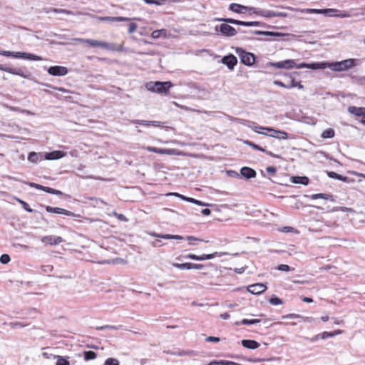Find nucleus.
<instances>
[{
	"instance_id": "obj_1",
	"label": "nucleus",
	"mask_w": 365,
	"mask_h": 365,
	"mask_svg": "<svg viewBox=\"0 0 365 365\" xmlns=\"http://www.w3.org/2000/svg\"><path fill=\"white\" fill-rule=\"evenodd\" d=\"M171 87H173V83L170 81H150L145 85V88L148 91L160 94H167Z\"/></svg>"
},
{
	"instance_id": "obj_2",
	"label": "nucleus",
	"mask_w": 365,
	"mask_h": 365,
	"mask_svg": "<svg viewBox=\"0 0 365 365\" xmlns=\"http://www.w3.org/2000/svg\"><path fill=\"white\" fill-rule=\"evenodd\" d=\"M240 121H242L243 125L250 127L255 132L259 134L275 138L278 133L277 130H275L272 128L257 126L255 123L245 120H240Z\"/></svg>"
},
{
	"instance_id": "obj_3",
	"label": "nucleus",
	"mask_w": 365,
	"mask_h": 365,
	"mask_svg": "<svg viewBox=\"0 0 365 365\" xmlns=\"http://www.w3.org/2000/svg\"><path fill=\"white\" fill-rule=\"evenodd\" d=\"M0 55L8 56V57H13L15 58H23L26 60H30V61H42L43 58L33 54L30 53H25V52H14V51H0Z\"/></svg>"
},
{
	"instance_id": "obj_4",
	"label": "nucleus",
	"mask_w": 365,
	"mask_h": 365,
	"mask_svg": "<svg viewBox=\"0 0 365 365\" xmlns=\"http://www.w3.org/2000/svg\"><path fill=\"white\" fill-rule=\"evenodd\" d=\"M86 43L90 45L92 47H101L102 48L109 50V51H120L121 50V46L117 45L113 43H108L105 41H101L98 40L94 39H88L86 41Z\"/></svg>"
},
{
	"instance_id": "obj_5",
	"label": "nucleus",
	"mask_w": 365,
	"mask_h": 365,
	"mask_svg": "<svg viewBox=\"0 0 365 365\" xmlns=\"http://www.w3.org/2000/svg\"><path fill=\"white\" fill-rule=\"evenodd\" d=\"M235 53L239 56L241 63L246 66H252L255 62V56L253 53L247 52L242 48L236 47Z\"/></svg>"
},
{
	"instance_id": "obj_6",
	"label": "nucleus",
	"mask_w": 365,
	"mask_h": 365,
	"mask_svg": "<svg viewBox=\"0 0 365 365\" xmlns=\"http://www.w3.org/2000/svg\"><path fill=\"white\" fill-rule=\"evenodd\" d=\"M216 21H223L225 23H230L232 24H236V25H241L245 26H257L259 25V22L258 21H242L236 20L231 18H221V19H217Z\"/></svg>"
},
{
	"instance_id": "obj_7",
	"label": "nucleus",
	"mask_w": 365,
	"mask_h": 365,
	"mask_svg": "<svg viewBox=\"0 0 365 365\" xmlns=\"http://www.w3.org/2000/svg\"><path fill=\"white\" fill-rule=\"evenodd\" d=\"M227 24H222L220 26H216L215 30L217 31L219 29L221 34L225 36H234L237 34V31L235 28Z\"/></svg>"
},
{
	"instance_id": "obj_8",
	"label": "nucleus",
	"mask_w": 365,
	"mask_h": 365,
	"mask_svg": "<svg viewBox=\"0 0 365 365\" xmlns=\"http://www.w3.org/2000/svg\"><path fill=\"white\" fill-rule=\"evenodd\" d=\"M270 66L277 68H284V69H290L295 66V61L292 59H287L282 61L279 62H271L269 63Z\"/></svg>"
},
{
	"instance_id": "obj_9",
	"label": "nucleus",
	"mask_w": 365,
	"mask_h": 365,
	"mask_svg": "<svg viewBox=\"0 0 365 365\" xmlns=\"http://www.w3.org/2000/svg\"><path fill=\"white\" fill-rule=\"evenodd\" d=\"M48 73L54 76H63L68 73L66 67L61 66H53L48 68Z\"/></svg>"
},
{
	"instance_id": "obj_10",
	"label": "nucleus",
	"mask_w": 365,
	"mask_h": 365,
	"mask_svg": "<svg viewBox=\"0 0 365 365\" xmlns=\"http://www.w3.org/2000/svg\"><path fill=\"white\" fill-rule=\"evenodd\" d=\"M327 63H301L298 65L295 63V66L297 68L301 69V68H310L312 70H317V69H324L325 68Z\"/></svg>"
},
{
	"instance_id": "obj_11",
	"label": "nucleus",
	"mask_w": 365,
	"mask_h": 365,
	"mask_svg": "<svg viewBox=\"0 0 365 365\" xmlns=\"http://www.w3.org/2000/svg\"><path fill=\"white\" fill-rule=\"evenodd\" d=\"M145 149L149 152L168 155H175L177 153L175 149H164L151 146H148Z\"/></svg>"
},
{
	"instance_id": "obj_12",
	"label": "nucleus",
	"mask_w": 365,
	"mask_h": 365,
	"mask_svg": "<svg viewBox=\"0 0 365 365\" xmlns=\"http://www.w3.org/2000/svg\"><path fill=\"white\" fill-rule=\"evenodd\" d=\"M267 289V287L262 283L253 284L247 287V291L253 294H260Z\"/></svg>"
},
{
	"instance_id": "obj_13",
	"label": "nucleus",
	"mask_w": 365,
	"mask_h": 365,
	"mask_svg": "<svg viewBox=\"0 0 365 365\" xmlns=\"http://www.w3.org/2000/svg\"><path fill=\"white\" fill-rule=\"evenodd\" d=\"M63 241V238L59 236L48 235L41 238V242L51 245H59Z\"/></svg>"
},
{
	"instance_id": "obj_14",
	"label": "nucleus",
	"mask_w": 365,
	"mask_h": 365,
	"mask_svg": "<svg viewBox=\"0 0 365 365\" xmlns=\"http://www.w3.org/2000/svg\"><path fill=\"white\" fill-rule=\"evenodd\" d=\"M259 16L265 17V18H272V17H286L287 14L284 12H275L272 11H269L267 9H261L259 11Z\"/></svg>"
},
{
	"instance_id": "obj_15",
	"label": "nucleus",
	"mask_w": 365,
	"mask_h": 365,
	"mask_svg": "<svg viewBox=\"0 0 365 365\" xmlns=\"http://www.w3.org/2000/svg\"><path fill=\"white\" fill-rule=\"evenodd\" d=\"M221 62L226 65L230 70H232L237 63V59L234 55L230 54L225 56Z\"/></svg>"
},
{
	"instance_id": "obj_16",
	"label": "nucleus",
	"mask_w": 365,
	"mask_h": 365,
	"mask_svg": "<svg viewBox=\"0 0 365 365\" xmlns=\"http://www.w3.org/2000/svg\"><path fill=\"white\" fill-rule=\"evenodd\" d=\"M302 13L307 14H324L327 15L329 13L337 12L335 9H304L301 11Z\"/></svg>"
},
{
	"instance_id": "obj_17",
	"label": "nucleus",
	"mask_w": 365,
	"mask_h": 365,
	"mask_svg": "<svg viewBox=\"0 0 365 365\" xmlns=\"http://www.w3.org/2000/svg\"><path fill=\"white\" fill-rule=\"evenodd\" d=\"M45 209L48 212L61 214V215H64L66 216H73L74 215V214L72 212L66 210L63 208H60V207H53L49 205H46V206H45Z\"/></svg>"
},
{
	"instance_id": "obj_18",
	"label": "nucleus",
	"mask_w": 365,
	"mask_h": 365,
	"mask_svg": "<svg viewBox=\"0 0 365 365\" xmlns=\"http://www.w3.org/2000/svg\"><path fill=\"white\" fill-rule=\"evenodd\" d=\"M229 9L237 14H246L247 12V6L236 3H232L229 6Z\"/></svg>"
},
{
	"instance_id": "obj_19",
	"label": "nucleus",
	"mask_w": 365,
	"mask_h": 365,
	"mask_svg": "<svg viewBox=\"0 0 365 365\" xmlns=\"http://www.w3.org/2000/svg\"><path fill=\"white\" fill-rule=\"evenodd\" d=\"M66 155V153L63 151L54 150V151L46 153L45 158L46 160H58L61 158H63Z\"/></svg>"
},
{
	"instance_id": "obj_20",
	"label": "nucleus",
	"mask_w": 365,
	"mask_h": 365,
	"mask_svg": "<svg viewBox=\"0 0 365 365\" xmlns=\"http://www.w3.org/2000/svg\"><path fill=\"white\" fill-rule=\"evenodd\" d=\"M240 174L246 179H250L255 178L257 173L256 171L251 168L242 167L240 170Z\"/></svg>"
},
{
	"instance_id": "obj_21",
	"label": "nucleus",
	"mask_w": 365,
	"mask_h": 365,
	"mask_svg": "<svg viewBox=\"0 0 365 365\" xmlns=\"http://www.w3.org/2000/svg\"><path fill=\"white\" fill-rule=\"evenodd\" d=\"M26 184L28 185L29 186H30L31 187H34V188H36L37 190H43V191H44L46 192H48V193H50V194H53V195L55 194L56 190L53 189V188H51V187H49L43 186V185H38V184L35 183V182H26Z\"/></svg>"
},
{
	"instance_id": "obj_22",
	"label": "nucleus",
	"mask_w": 365,
	"mask_h": 365,
	"mask_svg": "<svg viewBox=\"0 0 365 365\" xmlns=\"http://www.w3.org/2000/svg\"><path fill=\"white\" fill-rule=\"evenodd\" d=\"M348 111L356 116H362V118L365 116L364 107L349 106L348 107Z\"/></svg>"
},
{
	"instance_id": "obj_23",
	"label": "nucleus",
	"mask_w": 365,
	"mask_h": 365,
	"mask_svg": "<svg viewBox=\"0 0 365 365\" xmlns=\"http://www.w3.org/2000/svg\"><path fill=\"white\" fill-rule=\"evenodd\" d=\"M241 344L244 347L250 349H256L259 346V344L257 341L250 339H243Z\"/></svg>"
},
{
	"instance_id": "obj_24",
	"label": "nucleus",
	"mask_w": 365,
	"mask_h": 365,
	"mask_svg": "<svg viewBox=\"0 0 365 365\" xmlns=\"http://www.w3.org/2000/svg\"><path fill=\"white\" fill-rule=\"evenodd\" d=\"M226 255H227V252H215L212 254H205L202 255H200V261L208 260V259H213L215 257H220L225 256Z\"/></svg>"
},
{
	"instance_id": "obj_25",
	"label": "nucleus",
	"mask_w": 365,
	"mask_h": 365,
	"mask_svg": "<svg viewBox=\"0 0 365 365\" xmlns=\"http://www.w3.org/2000/svg\"><path fill=\"white\" fill-rule=\"evenodd\" d=\"M151 235L153 237H155L165 239V240H180L183 239L182 236L178 235H170V234L160 235V234H157V233H152Z\"/></svg>"
},
{
	"instance_id": "obj_26",
	"label": "nucleus",
	"mask_w": 365,
	"mask_h": 365,
	"mask_svg": "<svg viewBox=\"0 0 365 365\" xmlns=\"http://www.w3.org/2000/svg\"><path fill=\"white\" fill-rule=\"evenodd\" d=\"M341 63L344 71L353 68L356 66V60L353 58L341 61Z\"/></svg>"
},
{
	"instance_id": "obj_27",
	"label": "nucleus",
	"mask_w": 365,
	"mask_h": 365,
	"mask_svg": "<svg viewBox=\"0 0 365 365\" xmlns=\"http://www.w3.org/2000/svg\"><path fill=\"white\" fill-rule=\"evenodd\" d=\"M292 182L295 184L308 185L309 180L307 177L294 176L292 177Z\"/></svg>"
},
{
	"instance_id": "obj_28",
	"label": "nucleus",
	"mask_w": 365,
	"mask_h": 365,
	"mask_svg": "<svg viewBox=\"0 0 365 365\" xmlns=\"http://www.w3.org/2000/svg\"><path fill=\"white\" fill-rule=\"evenodd\" d=\"M312 200L324 199L327 200L334 201L333 196L326 193H317L313 194L310 196Z\"/></svg>"
},
{
	"instance_id": "obj_29",
	"label": "nucleus",
	"mask_w": 365,
	"mask_h": 365,
	"mask_svg": "<svg viewBox=\"0 0 365 365\" xmlns=\"http://www.w3.org/2000/svg\"><path fill=\"white\" fill-rule=\"evenodd\" d=\"M11 74L19 76L25 78H28L29 76V73L22 68H12Z\"/></svg>"
},
{
	"instance_id": "obj_30",
	"label": "nucleus",
	"mask_w": 365,
	"mask_h": 365,
	"mask_svg": "<svg viewBox=\"0 0 365 365\" xmlns=\"http://www.w3.org/2000/svg\"><path fill=\"white\" fill-rule=\"evenodd\" d=\"M260 322H261V319H244L240 322H235V325H240V324L252 325V324H258Z\"/></svg>"
},
{
	"instance_id": "obj_31",
	"label": "nucleus",
	"mask_w": 365,
	"mask_h": 365,
	"mask_svg": "<svg viewBox=\"0 0 365 365\" xmlns=\"http://www.w3.org/2000/svg\"><path fill=\"white\" fill-rule=\"evenodd\" d=\"M179 198L182 200H185V201H187V202H191V203H193V204H195V205H200V206L205 205V204L204 202H202V201H200L198 200H196V199H194V198H192V197H186L185 195H181V194L180 195Z\"/></svg>"
},
{
	"instance_id": "obj_32",
	"label": "nucleus",
	"mask_w": 365,
	"mask_h": 365,
	"mask_svg": "<svg viewBox=\"0 0 365 365\" xmlns=\"http://www.w3.org/2000/svg\"><path fill=\"white\" fill-rule=\"evenodd\" d=\"M179 198L182 200H185V201H187V202H191V203H193V204H195V205H200V206L205 205V204L204 202H202V201H200L198 200H196V199H194V198H192V197H186L185 195H181V194L180 195Z\"/></svg>"
},
{
	"instance_id": "obj_33",
	"label": "nucleus",
	"mask_w": 365,
	"mask_h": 365,
	"mask_svg": "<svg viewBox=\"0 0 365 365\" xmlns=\"http://www.w3.org/2000/svg\"><path fill=\"white\" fill-rule=\"evenodd\" d=\"M179 198L182 200H185V201H187V202H191V203H193V204H195V205H200V206L205 205V204L204 202H202V201H200L198 200H196V199H194V198H192V197H186L185 195H181V194L180 195Z\"/></svg>"
},
{
	"instance_id": "obj_34",
	"label": "nucleus",
	"mask_w": 365,
	"mask_h": 365,
	"mask_svg": "<svg viewBox=\"0 0 365 365\" xmlns=\"http://www.w3.org/2000/svg\"><path fill=\"white\" fill-rule=\"evenodd\" d=\"M54 358L57 359L56 365H70V362L66 357L61 356H54Z\"/></svg>"
},
{
	"instance_id": "obj_35",
	"label": "nucleus",
	"mask_w": 365,
	"mask_h": 365,
	"mask_svg": "<svg viewBox=\"0 0 365 365\" xmlns=\"http://www.w3.org/2000/svg\"><path fill=\"white\" fill-rule=\"evenodd\" d=\"M329 16H334V17H339V18H348L350 17L351 15L346 12V11H340L337 10V12H333L328 14Z\"/></svg>"
},
{
	"instance_id": "obj_36",
	"label": "nucleus",
	"mask_w": 365,
	"mask_h": 365,
	"mask_svg": "<svg viewBox=\"0 0 365 365\" xmlns=\"http://www.w3.org/2000/svg\"><path fill=\"white\" fill-rule=\"evenodd\" d=\"M331 70L334 71H344L342 68L341 63V61L339 62H333L329 63L328 66Z\"/></svg>"
},
{
	"instance_id": "obj_37",
	"label": "nucleus",
	"mask_w": 365,
	"mask_h": 365,
	"mask_svg": "<svg viewBox=\"0 0 365 365\" xmlns=\"http://www.w3.org/2000/svg\"><path fill=\"white\" fill-rule=\"evenodd\" d=\"M48 12H53L56 14H68V15H75L76 14L73 11H70V10L62 9H56V8L51 9Z\"/></svg>"
},
{
	"instance_id": "obj_38",
	"label": "nucleus",
	"mask_w": 365,
	"mask_h": 365,
	"mask_svg": "<svg viewBox=\"0 0 365 365\" xmlns=\"http://www.w3.org/2000/svg\"><path fill=\"white\" fill-rule=\"evenodd\" d=\"M335 132L332 128H327L324 130L321 135L323 138H332L334 136Z\"/></svg>"
},
{
	"instance_id": "obj_39",
	"label": "nucleus",
	"mask_w": 365,
	"mask_h": 365,
	"mask_svg": "<svg viewBox=\"0 0 365 365\" xmlns=\"http://www.w3.org/2000/svg\"><path fill=\"white\" fill-rule=\"evenodd\" d=\"M161 36H166L165 29L155 30L151 33V37L154 39L160 38Z\"/></svg>"
},
{
	"instance_id": "obj_40",
	"label": "nucleus",
	"mask_w": 365,
	"mask_h": 365,
	"mask_svg": "<svg viewBox=\"0 0 365 365\" xmlns=\"http://www.w3.org/2000/svg\"><path fill=\"white\" fill-rule=\"evenodd\" d=\"M177 354L180 356H199L198 352H197L195 351H189V350L180 351Z\"/></svg>"
},
{
	"instance_id": "obj_41",
	"label": "nucleus",
	"mask_w": 365,
	"mask_h": 365,
	"mask_svg": "<svg viewBox=\"0 0 365 365\" xmlns=\"http://www.w3.org/2000/svg\"><path fill=\"white\" fill-rule=\"evenodd\" d=\"M83 356L86 361H89L95 359L97 356V354L93 351H84Z\"/></svg>"
},
{
	"instance_id": "obj_42",
	"label": "nucleus",
	"mask_w": 365,
	"mask_h": 365,
	"mask_svg": "<svg viewBox=\"0 0 365 365\" xmlns=\"http://www.w3.org/2000/svg\"><path fill=\"white\" fill-rule=\"evenodd\" d=\"M91 200L93 201V205L96 207L102 208L103 205H106V203L100 198H91Z\"/></svg>"
},
{
	"instance_id": "obj_43",
	"label": "nucleus",
	"mask_w": 365,
	"mask_h": 365,
	"mask_svg": "<svg viewBox=\"0 0 365 365\" xmlns=\"http://www.w3.org/2000/svg\"><path fill=\"white\" fill-rule=\"evenodd\" d=\"M173 266L180 269H190V262H186L182 264L173 263Z\"/></svg>"
},
{
	"instance_id": "obj_44",
	"label": "nucleus",
	"mask_w": 365,
	"mask_h": 365,
	"mask_svg": "<svg viewBox=\"0 0 365 365\" xmlns=\"http://www.w3.org/2000/svg\"><path fill=\"white\" fill-rule=\"evenodd\" d=\"M147 4H154L157 6L164 5L166 0H143Z\"/></svg>"
},
{
	"instance_id": "obj_45",
	"label": "nucleus",
	"mask_w": 365,
	"mask_h": 365,
	"mask_svg": "<svg viewBox=\"0 0 365 365\" xmlns=\"http://www.w3.org/2000/svg\"><path fill=\"white\" fill-rule=\"evenodd\" d=\"M119 361L114 358H108L105 362L104 365H119Z\"/></svg>"
},
{
	"instance_id": "obj_46",
	"label": "nucleus",
	"mask_w": 365,
	"mask_h": 365,
	"mask_svg": "<svg viewBox=\"0 0 365 365\" xmlns=\"http://www.w3.org/2000/svg\"><path fill=\"white\" fill-rule=\"evenodd\" d=\"M38 155L34 152L30 153L28 156V160L32 163H36L38 160Z\"/></svg>"
},
{
	"instance_id": "obj_47",
	"label": "nucleus",
	"mask_w": 365,
	"mask_h": 365,
	"mask_svg": "<svg viewBox=\"0 0 365 365\" xmlns=\"http://www.w3.org/2000/svg\"><path fill=\"white\" fill-rule=\"evenodd\" d=\"M19 202L22 205L23 208L26 210L27 212L32 213L34 212V210L31 209L27 202H24L21 200H18Z\"/></svg>"
},
{
	"instance_id": "obj_48",
	"label": "nucleus",
	"mask_w": 365,
	"mask_h": 365,
	"mask_svg": "<svg viewBox=\"0 0 365 365\" xmlns=\"http://www.w3.org/2000/svg\"><path fill=\"white\" fill-rule=\"evenodd\" d=\"M246 144H247L248 145L251 146L252 148H253L255 150H259L261 152H263L265 151V149L260 147L259 145H256L255 143H253L252 142H250V141H245V142Z\"/></svg>"
},
{
	"instance_id": "obj_49",
	"label": "nucleus",
	"mask_w": 365,
	"mask_h": 365,
	"mask_svg": "<svg viewBox=\"0 0 365 365\" xmlns=\"http://www.w3.org/2000/svg\"><path fill=\"white\" fill-rule=\"evenodd\" d=\"M11 260L10 256L7 254H3L0 257V262L1 264H6L9 263Z\"/></svg>"
},
{
	"instance_id": "obj_50",
	"label": "nucleus",
	"mask_w": 365,
	"mask_h": 365,
	"mask_svg": "<svg viewBox=\"0 0 365 365\" xmlns=\"http://www.w3.org/2000/svg\"><path fill=\"white\" fill-rule=\"evenodd\" d=\"M287 138H288L287 133H286L284 131H282V130H278V133H277V135L275 136V138H278L280 140H285Z\"/></svg>"
},
{
	"instance_id": "obj_51",
	"label": "nucleus",
	"mask_w": 365,
	"mask_h": 365,
	"mask_svg": "<svg viewBox=\"0 0 365 365\" xmlns=\"http://www.w3.org/2000/svg\"><path fill=\"white\" fill-rule=\"evenodd\" d=\"M269 302L272 305H279V304H282V299H280L279 297H277L270 298Z\"/></svg>"
},
{
	"instance_id": "obj_52",
	"label": "nucleus",
	"mask_w": 365,
	"mask_h": 365,
	"mask_svg": "<svg viewBox=\"0 0 365 365\" xmlns=\"http://www.w3.org/2000/svg\"><path fill=\"white\" fill-rule=\"evenodd\" d=\"M327 175L330 178L341 180V175H339L334 171L328 172Z\"/></svg>"
},
{
	"instance_id": "obj_53",
	"label": "nucleus",
	"mask_w": 365,
	"mask_h": 365,
	"mask_svg": "<svg viewBox=\"0 0 365 365\" xmlns=\"http://www.w3.org/2000/svg\"><path fill=\"white\" fill-rule=\"evenodd\" d=\"M254 33L256 34H259V35H264V36H270L278 35V34H275V33L271 32V31H255Z\"/></svg>"
},
{
	"instance_id": "obj_54",
	"label": "nucleus",
	"mask_w": 365,
	"mask_h": 365,
	"mask_svg": "<svg viewBox=\"0 0 365 365\" xmlns=\"http://www.w3.org/2000/svg\"><path fill=\"white\" fill-rule=\"evenodd\" d=\"M277 269L279 271L289 272L291 270V267L287 264H279L277 267Z\"/></svg>"
},
{
	"instance_id": "obj_55",
	"label": "nucleus",
	"mask_w": 365,
	"mask_h": 365,
	"mask_svg": "<svg viewBox=\"0 0 365 365\" xmlns=\"http://www.w3.org/2000/svg\"><path fill=\"white\" fill-rule=\"evenodd\" d=\"M131 123L133 124H140L148 126V120H130Z\"/></svg>"
},
{
	"instance_id": "obj_56",
	"label": "nucleus",
	"mask_w": 365,
	"mask_h": 365,
	"mask_svg": "<svg viewBox=\"0 0 365 365\" xmlns=\"http://www.w3.org/2000/svg\"><path fill=\"white\" fill-rule=\"evenodd\" d=\"M130 19L128 17L115 16L111 19V21H128Z\"/></svg>"
},
{
	"instance_id": "obj_57",
	"label": "nucleus",
	"mask_w": 365,
	"mask_h": 365,
	"mask_svg": "<svg viewBox=\"0 0 365 365\" xmlns=\"http://www.w3.org/2000/svg\"><path fill=\"white\" fill-rule=\"evenodd\" d=\"M259 11H260V9L259 8L247 6V12L255 14L259 16Z\"/></svg>"
},
{
	"instance_id": "obj_58",
	"label": "nucleus",
	"mask_w": 365,
	"mask_h": 365,
	"mask_svg": "<svg viewBox=\"0 0 365 365\" xmlns=\"http://www.w3.org/2000/svg\"><path fill=\"white\" fill-rule=\"evenodd\" d=\"M138 26L135 23H130L128 26V33L129 34H133L137 29Z\"/></svg>"
},
{
	"instance_id": "obj_59",
	"label": "nucleus",
	"mask_w": 365,
	"mask_h": 365,
	"mask_svg": "<svg viewBox=\"0 0 365 365\" xmlns=\"http://www.w3.org/2000/svg\"><path fill=\"white\" fill-rule=\"evenodd\" d=\"M306 340L309 341V342H314L319 339H321V334H317L314 336L313 337H306Z\"/></svg>"
},
{
	"instance_id": "obj_60",
	"label": "nucleus",
	"mask_w": 365,
	"mask_h": 365,
	"mask_svg": "<svg viewBox=\"0 0 365 365\" xmlns=\"http://www.w3.org/2000/svg\"><path fill=\"white\" fill-rule=\"evenodd\" d=\"M329 337H334V334H332L331 332H329V331H324L323 333L321 334L322 339H326Z\"/></svg>"
},
{
	"instance_id": "obj_61",
	"label": "nucleus",
	"mask_w": 365,
	"mask_h": 365,
	"mask_svg": "<svg viewBox=\"0 0 365 365\" xmlns=\"http://www.w3.org/2000/svg\"><path fill=\"white\" fill-rule=\"evenodd\" d=\"M53 269L52 265H43L41 267V270L43 272H51Z\"/></svg>"
},
{
	"instance_id": "obj_62",
	"label": "nucleus",
	"mask_w": 365,
	"mask_h": 365,
	"mask_svg": "<svg viewBox=\"0 0 365 365\" xmlns=\"http://www.w3.org/2000/svg\"><path fill=\"white\" fill-rule=\"evenodd\" d=\"M300 317L301 316L297 314H288L282 317L283 319H297Z\"/></svg>"
},
{
	"instance_id": "obj_63",
	"label": "nucleus",
	"mask_w": 365,
	"mask_h": 365,
	"mask_svg": "<svg viewBox=\"0 0 365 365\" xmlns=\"http://www.w3.org/2000/svg\"><path fill=\"white\" fill-rule=\"evenodd\" d=\"M0 70L11 73L12 68L8 67L7 66L4 64H0Z\"/></svg>"
},
{
	"instance_id": "obj_64",
	"label": "nucleus",
	"mask_w": 365,
	"mask_h": 365,
	"mask_svg": "<svg viewBox=\"0 0 365 365\" xmlns=\"http://www.w3.org/2000/svg\"><path fill=\"white\" fill-rule=\"evenodd\" d=\"M220 363L222 365H241L240 364H237L234 361H225V360H220Z\"/></svg>"
}]
</instances>
